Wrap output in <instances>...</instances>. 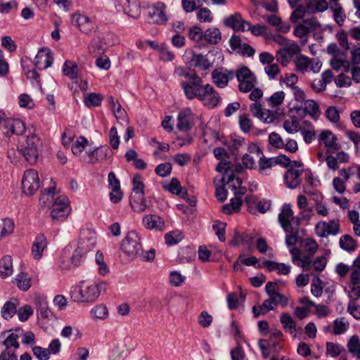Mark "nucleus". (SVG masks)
<instances>
[{
	"instance_id": "680f3d73",
	"label": "nucleus",
	"mask_w": 360,
	"mask_h": 360,
	"mask_svg": "<svg viewBox=\"0 0 360 360\" xmlns=\"http://www.w3.org/2000/svg\"><path fill=\"white\" fill-rule=\"evenodd\" d=\"M33 309L31 306L25 304L19 308L17 311L18 317L22 322L26 321L33 314Z\"/></svg>"
},
{
	"instance_id": "7c9ffc66",
	"label": "nucleus",
	"mask_w": 360,
	"mask_h": 360,
	"mask_svg": "<svg viewBox=\"0 0 360 360\" xmlns=\"http://www.w3.org/2000/svg\"><path fill=\"white\" fill-rule=\"evenodd\" d=\"M143 223L148 229H156L163 231L165 229L164 221L158 215L150 214L143 217Z\"/></svg>"
},
{
	"instance_id": "cd10ccee",
	"label": "nucleus",
	"mask_w": 360,
	"mask_h": 360,
	"mask_svg": "<svg viewBox=\"0 0 360 360\" xmlns=\"http://www.w3.org/2000/svg\"><path fill=\"white\" fill-rule=\"evenodd\" d=\"M8 335L4 341V345L6 349H11L13 347L15 349L19 348V342L18 341L19 337L22 334V329L20 328H15V329L8 331Z\"/></svg>"
},
{
	"instance_id": "3c124183",
	"label": "nucleus",
	"mask_w": 360,
	"mask_h": 360,
	"mask_svg": "<svg viewBox=\"0 0 360 360\" xmlns=\"http://www.w3.org/2000/svg\"><path fill=\"white\" fill-rule=\"evenodd\" d=\"M90 313L94 319H105L108 316V309L103 304L96 305L91 309Z\"/></svg>"
},
{
	"instance_id": "c85d7f7f",
	"label": "nucleus",
	"mask_w": 360,
	"mask_h": 360,
	"mask_svg": "<svg viewBox=\"0 0 360 360\" xmlns=\"http://www.w3.org/2000/svg\"><path fill=\"white\" fill-rule=\"evenodd\" d=\"M268 296L269 298L264 300L262 304L263 307H264L266 309V311L273 310L274 307L278 304H281L283 307H285L288 304V298L282 294Z\"/></svg>"
},
{
	"instance_id": "20e7f679",
	"label": "nucleus",
	"mask_w": 360,
	"mask_h": 360,
	"mask_svg": "<svg viewBox=\"0 0 360 360\" xmlns=\"http://www.w3.org/2000/svg\"><path fill=\"white\" fill-rule=\"evenodd\" d=\"M180 84L189 100L197 98L205 87L202 79L195 72L188 79L181 81Z\"/></svg>"
},
{
	"instance_id": "c03bdc74",
	"label": "nucleus",
	"mask_w": 360,
	"mask_h": 360,
	"mask_svg": "<svg viewBox=\"0 0 360 360\" xmlns=\"http://www.w3.org/2000/svg\"><path fill=\"white\" fill-rule=\"evenodd\" d=\"M14 283L23 291H27L31 286L30 277L25 273L18 274L15 278Z\"/></svg>"
},
{
	"instance_id": "0eeeda50",
	"label": "nucleus",
	"mask_w": 360,
	"mask_h": 360,
	"mask_svg": "<svg viewBox=\"0 0 360 360\" xmlns=\"http://www.w3.org/2000/svg\"><path fill=\"white\" fill-rule=\"evenodd\" d=\"M121 250L128 257H135L141 250V238L135 231H130L122 240Z\"/></svg>"
},
{
	"instance_id": "a878e982",
	"label": "nucleus",
	"mask_w": 360,
	"mask_h": 360,
	"mask_svg": "<svg viewBox=\"0 0 360 360\" xmlns=\"http://www.w3.org/2000/svg\"><path fill=\"white\" fill-rule=\"evenodd\" d=\"M191 122L192 113L191 110H184L178 115L176 127L181 131L187 132L191 128Z\"/></svg>"
},
{
	"instance_id": "4c0bfd02",
	"label": "nucleus",
	"mask_w": 360,
	"mask_h": 360,
	"mask_svg": "<svg viewBox=\"0 0 360 360\" xmlns=\"http://www.w3.org/2000/svg\"><path fill=\"white\" fill-rule=\"evenodd\" d=\"M330 10L333 13V18L335 22L342 26L346 19V14L340 3H333L330 6Z\"/></svg>"
},
{
	"instance_id": "bb28decb",
	"label": "nucleus",
	"mask_w": 360,
	"mask_h": 360,
	"mask_svg": "<svg viewBox=\"0 0 360 360\" xmlns=\"http://www.w3.org/2000/svg\"><path fill=\"white\" fill-rule=\"evenodd\" d=\"M34 303L37 307V312L43 319H49L52 316V312L49 308L46 297L43 295H37L34 297Z\"/></svg>"
},
{
	"instance_id": "0e129e2a",
	"label": "nucleus",
	"mask_w": 360,
	"mask_h": 360,
	"mask_svg": "<svg viewBox=\"0 0 360 360\" xmlns=\"http://www.w3.org/2000/svg\"><path fill=\"white\" fill-rule=\"evenodd\" d=\"M197 18L200 22H210L212 21L213 17L210 10L207 8H201L197 13Z\"/></svg>"
},
{
	"instance_id": "1a4fd4ad",
	"label": "nucleus",
	"mask_w": 360,
	"mask_h": 360,
	"mask_svg": "<svg viewBox=\"0 0 360 360\" xmlns=\"http://www.w3.org/2000/svg\"><path fill=\"white\" fill-rule=\"evenodd\" d=\"M22 191L27 195H33L39 188V178L38 172L29 169L24 172L22 179Z\"/></svg>"
},
{
	"instance_id": "864d4df0",
	"label": "nucleus",
	"mask_w": 360,
	"mask_h": 360,
	"mask_svg": "<svg viewBox=\"0 0 360 360\" xmlns=\"http://www.w3.org/2000/svg\"><path fill=\"white\" fill-rule=\"evenodd\" d=\"M303 108L306 113L315 117L319 115V108L316 102L313 100H307L304 101Z\"/></svg>"
},
{
	"instance_id": "ddd939ff",
	"label": "nucleus",
	"mask_w": 360,
	"mask_h": 360,
	"mask_svg": "<svg viewBox=\"0 0 360 360\" xmlns=\"http://www.w3.org/2000/svg\"><path fill=\"white\" fill-rule=\"evenodd\" d=\"M96 244V233L91 229H83L80 232L77 248L86 254L91 251Z\"/></svg>"
},
{
	"instance_id": "603ef678",
	"label": "nucleus",
	"mask_w": 360,
	"mask_h": 360,
	"mask_svg": "<svg viewBox=\"0 0 360 360\" xmlns=\"http://www.w3.org/2000/svg\"><path fill=\"white\" fill-rule=\"evenodd\" d=\"M89 141L84 136H79L77 140L72 144V152L75 155H79L87 146Z\"/></svg>"
},
{
	"instance_id": "6e6552de",
	"label": "nucleus",
	"mask_w": 360,
	"mask_h": 360,
	"mask_svg": "<svg viewBox=\"0 0 360 360\" xmlns=\"http://www.w3.org/2000/svg\"><path fill=\"white\" fill-rule=\"evenodd\" d=\"M70 201L67 196L58 197L52 204L51 217L53 221H63L70 212Z\"/></svg>"
},
{
	"instance_id": "58836bf2",
	"label": "nucleus",
	"mask_w": 360,
	"mask_h": 360,
	"mask_svg": "<svg viewBox=\"0 0 360 360\" xmlns=\"http://www.w3.org/2000/svg\"><path fill=\"white\" fill-rule=\"evenodd\" d=\"M15 228L13 219L5 218L0 220V240L11 235Z\"/></svg>"
},
{
	"instance_id": "338daca9",
	"label": "nucleus",
	"mask_w": 360,
	"mask_h": 360,
	"mask_svg": "<svg viewBox=\"0 0 360 360\" xmlns=\"http://www.w3.org/2000/svg\"><path fill=\"white\" fill-rule=\"evenodd\" d=\"M283 127L290 134H293L300 130L299 122L295 118L286 120L283 122Z\"/></svg>"
},
{
	"instance_id": "a19ab883",
	"label": "nucleus",
	"mask_w": 360,
	"mask_h": 360,
	"mask_svg": "<svg viewBox=\"0 0 360 360\" xmlns=\"http://www.w3.org/2000/svg\"><path fill=\"white\" fill-rule=\"evenodd\" d=\"M221 39V32L218 28L210 27L204 32V40L211 44H218Z\"/></svg>"
},
{
	"instance_id": "c756f323",
	"label": "nucleus",
	"mask_w": 360,
	"mask_h": 360,
	"mask_svg": "<svg viewBox=\"0 0 360 360\" xmlns=\"http://www.w3.org/2000/svg\"><path fill=\"white\" fill-rule=\"evenodd\" d=\"M262 266L266 268L269 271H276L279 275H288L291 270L290 265L271 260L264 261L262 264Z\"/></svg>"
},
{
	"instance_id": "c9c22d12",
	"label": "nucleus",
	"mask_w": 360,
	"mask_h": 360,
	"mask_svg": "<svg viewBox=\"0 0 360 360\" xmlns=\"http://www.w3.org/2000/svg\"><path fill=\"white\" fill-rule=\"evenodd\" d=\"M349 352L355 358V360H360V338L358 335H352L347 342Z\"/></svg>"
},
{
	"instance_id": "5701e85b",
	"label": "nucleus",
	"mask_w": 360,
	"mask_h": 360,
	"mask_svg": "<svg viewBox=\"0 0 360 360\" xmlns=\"http://www.w3.org/2000/svg\"><path fill=\"white\" fill-rule=\"evenodd\" d=\"M224 22L226 26L231 27L236 31L242 32L245 30L246 25L248 24V22L243 20L241 15L238 13H236L225 18Z\"/></svg>"
},
{
	"instance_id": "6ab92c4d",
	"label": "nucleus",
	"mask_w": 360,
	"mask_h": 360,
	"mask_svg": "<svg viewBox=\"0 0 360 360\" xmlns=\"http://www.w3.org/2000/svg\"><path fill=\"white\" fill-rule=\"evenodd\" d=\"M166 6L162 2H158L149 8L148 16L152 22L157 24H165L167 18L165 14Z\"/></svg>"
},
{
	"instance_id": "e433bc0d",
	"label": "nucleus",
	"mask_w": 360,
	"mask_h": 360,
	"mask_svg": "<svg viewBox=\"0 0 360 360\" xmlns=\"http://www.w3.org/2000/svg\"><path fill=\"white\" fill-rule=\"evenodd\" d=\"M243 201L240 197L237 195V193L235 191V198L231 200L230 203L225 204L222 207V211L224 213L231 214L233 212H239L242 205Z\"/></svg>"
},
{
	"instance_id": "dca6fc26",
	"label": "nucleus",
	"mask_w": 360,
	"mask_h": 360,
	"mask_svg": "<svg viewBox=\"0 0 360 360\" xmlns=\"http://www.w3.org/2000/svg\"><path fill=\"white\" fill-rule=\"evenodd\" d=\"M235 77V72L224 68L214 69L212 72L213 82L219 88H224L228 85L229 80Z\"/></svg>"
},
{
	"instance_id": "423d86ee",
	"label": "nucleus",
	"mask_w": 360,
	"mask_h": 360,
	"mask_svg": "<svg viewBox=\"0 0 360 360\" xmlns=\"http://www.w3.org/2000/svg\"><path fill=\"white\" fill-rule=\"evenodd\" d=\"M235 76L238 82V89L241 92L250 91L257 84L255 75L246 66L238 69Z\"/></svg>"
},
{
	"instance_id": "49530a36",
	"label": "nucleus",
	"mask_w": 360,
	"mask_h": 360,
	"mask_svg": "<svg viewBox=\"0 0 360 360\" xmlns=\"http://www.w3.org/2000/svg\"><path fill=\"white\" fill-rule=\"evenodd\" d=\"M349 323L345 318L337 319L333 321V333L335 335H342L349 328Z\"/></svg>"
},
{
	"instance_id": "72a5a7b5",
	"label": "nucleus",
	"mask_w": 360,
	"mask_h": 360,
	"mask_svg": "<svg viewBox=\"0 0 360 360\" xmlns=\"http://www.w3.org/2000/svg\"><path fill=\"white\" fill-rule=\"evenodd\" d=\"M18 302L15 299H11L10 300L7 301L1 308V316L6 320H9L11 319L18 311Z\"/></svg>"
},
{
	"instance_id": "a211bd4d",
	"label": "nucleus",
	"mask_w": 360,
	"mask_h": 360,
	"mask_svg": "<svg viewBox=\"0 0 360 360\" xmlns=\"http://www.w3.org/2000/svg\"><path fill=\"white\" fill-rule=\"evenodd\" d=\"M53 61L52 53L49 48L41 49L34 58V65L38 70H44L50 67Z\"/></svg>"
},
{
	"instance_id": "f3484780",
	"label": "nucleus",
	"mask_w": 360,
	"mask_h": 360,
	"mask_svg": "<svg viewBox=\"0 0 360 360\" xmlns=\"http://www.w3.org/2000/svg\"><path fill=\"white\" fill-rule=\"evenodd\" d=\"M278 221L285 232H293L295 229L293 226L295 221L293 212L289 205L283 206L282 210L278 214Z\"/></svg>"
},
{
	"instance_id": "e2e57ef3",
	"label": "nucleus",
	"mask_w": 360,
	"mask_h": 360,
	"mask_svg": "<svg viewBox=\"0 0 360 360\" xmlns=\"http://www.w3.org/2000/svg\"><path fill=\"white\" fill-rule=\"evenodd\" d=\"M109 99L110 101L112 108L116 118L117 120H125L127 116L126 111L122 108V106L119 103H116L115 102L112 97H110Z\"/></svg>"
},
{
	"instance_id": "f8f14e48",
	"label": "nucleus",
	"mask_w": 360,
	"mask_h": 360,
	"mask_svg": "<svg viewBox=\"0 0 360 360\" xmlns=\"http://www.w3.org/2000/svg\"><path fill=\"white\" fill-rule=\"evenodd\" d=\"M217 172H223L221 181L224 184H229L235 179L233 172L240 173L243 168L241 165H234L231 162L221 161L216 168Z\"/></svg>"
},
{
	"instance_id": "4468645a",
	"label": "nucleus",
	"mask_w": 360,
	"mask_h": 360,
	"mask_svg": "<svg viewBox=\"0 0 360 360\" xmlns=\"http://www.w3.org/2000/svg\"><path fill=\"white\" fill-rule=\"evenodd\" d=\"M71 23L85 34H91L95 29V24L90 18L78 12L72 14Z\"/></svg>"
},
{
	"instance_id": "4d7b16f0",
	"label": "nucleus",
	"mask_w": 360,
	"mask_h": 360,
	"mask_svg": "<svg viewBox=\"0 0 360 360\" xmlns=\"http://www.w3.org/2000/svg\"><path fill=\"white\" fill-rule=\"evenodd\" d=\"M340 247L347 251H353L356 248L354 239L349 235H345L340 239Z\"/></svg>"
},
{
	"instance_id": "774afa93",
	"label": "nucleus",
	"mask_w": 360,
	"mask_h": 360,
	"mask_svg": "<svg viewBox=\"0 0 360 360\" xmlns=\"http://www.w3.org/2000/svg\"><path fill=\"white\" fill-rule=\"evenodd\" d=\"M33 354L39 360H48L50 358V352L46 348L36 346L32 349Z\"/></svg>"
},
{
	"instance_id": "39448f33",
	"label": "nucleus",
	"mask_w": 360,
	"mask_h": 360,
	"mask_svg": "<svg viewBox=\"0 0 360 360\" xmlns=\"http://www.w3.org/2000/svg\"><path fill=\"white\" fill-rule=\"evenodd\" d=\"M294 64L295 70L301 74H304L309 71L318 73L322 67V63L319 58H311L302 54L295 58Z\"/></svg>"
},
{
	"instance_id": "13d9d810",
	"label": "nucleus",
	"mask_w": 360,
	"mask_h": 360,
	"mask_svg": "<svg viewBox=\"0 0 360 360\" xmlns=\"http://www.w3.org/2000/svg\"><path fill=\"white\" fill-rule=\"evenodd\" d=\"M342 352H345V349L340 344L334 342L326 343V352L330 356L337 357Z\"/></svg>"
},
{
	"instance_id": "9d476101",
	"label": "nucleus",
	"mask_w": 360,
	"mask_h": 360,
	"mask_svg": "<svg viewBox=\"0 0 360 360\" xmlns=\"http://www.w3.org/2000/svg\"><path fill=\"white\" fill-rule=\"evenodd\" d=\"M314 231L316 234L321 238H325L330 235H338L341 232L339 220L320 221L315 225Z\"/></svg>"
},
{
	"instance_id": "f03ea898",
	"label": "nucleus",
	"mask_w": 360,
	"mask_h": 360,
	"mask_svg": "<svg viewBox=\"0 0 360 360\" xmlns=\"http://www.w3.org/2000/svg\"><path fill=\"white\" fill-rule=\"evenodd\" d=\"M41 146L40 139L36 134H32L19 142L18 151L29 164L34 165L37 162Z\"/></svg>"
},
{
	"instance_id": "412c9836",
	"label": "nucleus",
	"mask_w": 360,
	"mask_h": 360,
	"mask_svg": "<svg viewBox=\"0 0 360 360\" xmlns=\"http://www.w3.org/2000/svg\"><path fill=\"white\" fill-rule=\"evenodd\" d=\"M4 126L8 129V131L5 132L7 136L13 134L22 135L25 131L24 122L18 119L4 120Z\"/></svg>"
},
{
	"instance_id": "2f4dec72",
	"label": "nucleus",
	"mask_w": 360,
	"mask_h": 360,
	"mask_svg": "<svg viewBox=\"0 0 360 360\" xmlns=\"http://www.w3.org/2000/svg\"><path fill=\"white\" fill-rule=\"evenodd\" d=\"M307 14L313 15L326 11L329 6L326 0H309L306 2Z\"/></svg>"
},
{
	"instance_id": "8fccbe9b",
	"label": "nucleus",
	"mask_w": 360,
	"mask_h": 360,
	"mask_svg": "<svg viewBox=\"0 0 360 360\" xmlns=\"http://www.w3.org/2000/svg\"><path fill=\"white\" fill-rule=\"evenodd\" d=\"M63 72L65 75L70 79H74L77 77L78 74L77 65L73 61L67 60L63 65Z\"/></svg>"
},
{
	"instance_id": "79ce46f5",
	"label": "nucleus",
	"mask_w": 360,
	"mask_h": 360,
	"mask_svg": "<svg viewBox=\"0 0 360 360\" xmlns=\"http://www.w3.org/2000/svg\"><path fill=\"white\" fill-rule=\"evenodd\" d=\"M130 205L134 212H143L147 207L144 199V195L141 196H139V195H131L130 198Z\"/></svg>"
},
{
	"instance_id": "69168bd1",
	"label": "nucleus",
	"mask_w": 360,
	"mask_h": 360,
	"mask_svg": "<svg viewBox=\"0 0 360 360\" xmlns=\"http://www.w3.org/2000/svg\"><path fill=\"white\" fill-rule=\"evenodd\" d=\"M285 98L283 91H276L269 98V106L274 108L282 104Z\"/></svg>"
},
{
	"instance_id": "393cba45",
	"label": "nucleus",
	"mask_w": 360,
	"mask_h": 360,
	"mask_svg": "<svg viewBox=\"0 0 360 360\" xmlns=\"http://www.w3.org/2000/svg\"><path fill=\"white\" fill-rule=\"evenodd\" d=\"M303 172V169H288L284 176L286 186L291 189L297 188L301 182Z\"/></svg>"
},
{
	"instance_id": "ea45409f",
	"label": "nucleus",
	"mask_w": 360,
	"mask_h": 360,
	"mask_svg": "<svg viewBox=\"0 0 360 360\" xmlns=\"http://www.w3.org/2000/svg\"><path fill=\"white\" fill-rule=\"evenodd\" d=\"M13 262L10 256H4L0 260V276L6 278L13 274Z\"/></svg>"
},
{
	"instance_id": "aec40b11",
	"label": "nucleus",
	"mask_w": 360,
	"mask_h": 360,
	"mask_svg": "<svg viewBox=\"0 0 360 360\" xmlns=\"http://www.w3.org/2000/svg\"><path fill=\"white\" fill-rule=\"evenodd\" d=\"M189 65L191 67L198 68L202 71L207 70L213 66L212 63L210 61L206 55L194 52L192 53Z\"/></svg>"
},
{
	"instance_id": "4be33fe9",
	"label": "nucleus",
	"mask_w": 360,
	"mask_h": 360,
	"mask_svg": "<svg viewBox=\"0 0 360 360\" xmlns=\"http://www.w3.org/2000/svg\"><path fill=\"white\" fill-rule=\"evenodd\" d=\"M110 150L107 146L96 148L86 153L89 158L88 161L92 164L104 162L110 157Z\"/></svg>"
},
{
	"instance_id": "f704fd0d",
	"label": "nucleus",
	"mask_w": 360,
	"mask_h": 360,
	"mask_svg": "<svg viewBox=\"0 0 360 360\" xmlns=\"http://www.w3.org/2000/svg\"><path fill=\"white\" fill-rule=\"evenodd\" d=\"M56 193L55 183L47 189L41 191L39 197V204L42 207H48L52 205L54 202V194Z\"/></svg>"
},
{
	"instance_id": "09e8293b",
	"label": "nucleus",
	"mask_w": 360,
	"mask_h": 360,
	"mask_svg": "<svg viewBox=\"0 0 360 360\" xmlns=\"http://www.w3.org/2000/svg\"><path fill=\"white\" fill-rule=\"evenodd\" d=\"M304 124L307 125V127H300V131L303 136L304 141L307 143H311L312 140L315 139L316 133L314 131V127L307 122H304Z\"/></svg>"
},
{
	"instance_id": "9b49d317",
	"label": "nucleus",
	"mask_w": 360,
	"mask_h": 360,
	"mask_svg": "<svg viewBox=\"0 0 360 360\" xmlns=\"http://www.w3.org/2000/svg\"><path fill=\"white\" fill-rule=\"evenodd\" d=\"M197 98L201 101L205 105L211 108L217 106L221 101L219 94L210 84H205L203 90Z\"/></svg>"
},
{
	"instance_id": "052dcab7",
	"label": "nucleus",
	"mask_w": 360,
	"mask_h": 360,
	"mask_svg": "<svg viewBox=\"0 0 360 360\" xmlns=\"http://www.w3.org/2000/svg\"><path fill=\"white\" fill-rule=\"evenodd\" d=\"M165 188L172 193L178 195H183L185 193L182 190L179 181L176 178H172L170 184L165 186Z\"/></svg>"
},
{
	"instance_id": "2eb2a0df",
	"label": "nucleus",
	"mask_w": 360,
	"mask_h": 360,
	"mask_svg": "<svg viewBox=\"0 0 360 360\" xmlns=\"http://www.w3.org/2000/svg\"><path fill=\"white\" fill-rule=\"evenodd\" d=\"M319 142L323 145L327 153H335L338 151L341 146L338 142V138L331 131L323 130L319 136Z\"/></svg>"
},
{
	"instance_id": "b1692460",
	"label": "nucleus",
	"mask_w": 360,
	"mask_h": 360,
	"mask_svg": "<svg viewBox=\"0 0 360 360\" xmlns=\"http://www.w3.org/2000/svg\"><path fill=\"white\" fill-rule=\"evenodd\" d=\"M46 246V237L42 233L37 235L32 247V255L33 258L36 260L40 259Z\"/></svg>"
},
{
	"instance_id": "6e6d98bb",
	"label": "nucleus",
	"mask_w": 360,
	"mask_h": 360,
	"mask_svg": "<svg viewBox=\"0 0 360 360\" xmlns=\"http://www.w3.org/2000/svg\"><path fill=\"white\" fill-rule=\"evenodd\" d=\"M188 35L190 39L195 42H200L204 39V32L198 26H193L188 29Z\"/></svg>"
},
{
	"instance_id": "bf43d9fd",
	"label": "nucleus",
	"mask_w": 360,
	"mask_h": 360,
	"mask_svg": "<svg viewBox=\"0 0 360 360\" xmlns=\"http://www.w3.org/2000/svg\"><path fill=\"white\" fill-rule=\"evenodd\" d=\"M133 184V195H139V196H141L144 195L143 190H144V184L141 179V176L139 174L135 175L132 180Z\"/></svg>"
},
{
	"instance_id": "473e14b6",
	"label": "nucleus",
	"mask_w": 360,
	"mask_h": 360,
	"mask_svg": "<svg viewBox=\"0 0 360 360\" xmlns=\"http://www.w3.org/2000/svg\"><path fill=\"white\" fill-rule=\"evenodd\" d=\"M348 296L349 301L356 302L360 298V278L356 277V274L350 276V283L348 285Z\"/></svg>"
},
{
	"instance_id": "a18cd8bd",
	"label": "nucleus",
	"mask_w": 360,
	"mask_h": 360,
	"mask_svg": "<svg viewBox=\"0 0 360 360\" xmlns=\"http://www.w3.org/2000/svg\"><path fill=\"white\" fill-rule=\"evenodd\" d=\"M280 321L286 332L293 333L295 332L296 323L288 314H283L280 316Z\"/></svg>"
},
{
	"instance_id": "37998d69",
	"label": "nucleus",
	"mask_w": 360,
	"mask_h": 360,
	"mask_svg": "<svg viewBox=\"0 0 360 360\" xmlns=\"http://www.w3.org/2000/svg\"><path fill=\"white\" fill-rule=\"evenodd\" d=\"M262 110L263 109L262 108L261 104L257 102L252 103L250 106V110L255 117L260 119L261 120H263L266 123L272 122L274 120V117H264L262 114Z\"/></svg>"
},
{
	"instance_id": "5fc2aeb1",
	"label": "nucleus",
	"mask_w": 360,
	"mask_h": 360,
	"mask_svg": "<svg viewBox=\"0 0 360 360\" xmlns=\"http://www.w3.org/2000/svg\"><path fill=\"white\" fill-rule=\"evenodd\" d=\"M103 101V96L100 94L91 93L84 98V104L87 107L99 106Z\"/></svg>"
},
{
	"instance_id": "f257e3e1",
	"label": "nucleus",
	"mask_w": 360,
	"mask_h": 360,
	"mask_svg": "<svg viewBox=\"0 0 360 360\" xmlns=\"http://www.w3.org/2000/svg\"><path fill=\"white\" fill-rule=\"evenodd\" d=\"M105 287L104 282L81 281L71 287L70 296L75 302L92 303L97 300L101 291L105 290Z\"/></svg>"
},
{
	"instance_id": "de8ad7c7",
	"label": "nucleus",
	"mask_w": 360,
	"mask_h": 360,
	"mask_svg": "<svg viewBox=\"0 0 360 360\" xmlns=\"http://www.w3.org/2000/svg\"><path fill=\"white\" fill-rule=\"evenodd\" d=\"M184 238L181 231L175 230L165 234V243L169 245H174L181 242Z\"/></svg>"
},
{
	"instance_id": "7ed1b4c3",
	"label": "nucleus",
	"mask_w": 360,
	"mask_h": 360,
	"mask_svg": "<svg viewBox=\"0 0 360 360\" xmlns=\"http://www.w3.org/2000/svg\"><path fill=\"white\" fill-rule=\"evenodd\" d=\"M325 30L318 19L315 17H311L303 19L298 23L294 29V35L301 39L302 44L307 42L309 34L314 33V37L317 35L316 32H322Z\"/></svg>"
}]
</instances>
